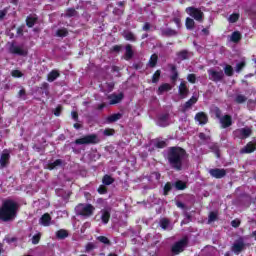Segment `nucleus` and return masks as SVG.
<instances>
[{"label": "nucleus", "mask_w": 256, "mask_h": 256, "mask_svg": "<svg viewBox=\"0 0 256 256\" xmlns=\"http://www.w3.org/2000/svg\"><path fill=\"white\" fill-rule=\"evenodd\" d=\"M187 157H189V154H187L185 148L172 146L168 148L166 159L171 169H174V171H183V164Z\"/></svg>", "instance_id": "f257e3e1"}, {"label": "nucleus", "mask_w": 256, "mask_h": 256, "mask_svg": "<svg viewBox=\"0 0 256 256\" xmlns=\"http://www.w3.org/2000/svg\"><path fill=\"white\" fill-rule=\"evenodd\" d=\"M17 211H19V204L11 199H7L2 203L0 207V221L9 223L17 217Z\"/></svg>", "instance_id": "f03ea898"}, {"label": "nucleus", "mask_w": 256, "mask_h": 256, "mask_svg": "<svg viewBox=\"0 0 256 256\" xmlns=\"http://www.w3.org/2000/svg\"><path fill=\"white\" fill-rule=\"evenodd\" d=\"M76 213L81 217H91L95 213V206L93 204L80 203L76 206Z\"/></svg>", "instance_id": "7ed1b4c3"}, {"label": "nucleus", "mask_w": 256, "mask_h": 256, "mask_svg": "<svg viewBox=\"0 0 256 256\" xmlns=\"http://www.w3.org/2000/svg\"><path fill=\"white\" fill-rule=\"evenodd\" d=\"M99 137L97 134H89L82 138H78L75 140V145H97L100 143Z\"/></svg>", "instance_id": "20e7f679"}, {"label": "nucleus", "mask_w": 256, "mask_h": 256, "mask_svg": "<svg viewBox=\"0 0 256 256\" xmlns=\"http://www.w3.org/2000/svg\"><path fill=\"white\" fill-rule=\"evenodd\" d=\"M187 245H189V238L185 236L181 240L174 243V245L171 247V252L173 255H179L185 251V247H187Z\"/></svg>", "instance_id": "39448f33"}, {"label": "nucleus", "mask_w": 256, "mask_h": 256, "mask_svg": "<svg viewBox=\"0 0 256 256\" xmlns=\"http://www.w3.org/2000/svg\"><path fill=\"white\" fill-rule=\"evenodd\" d=\"M185 11L187 15L192 17V19H195V21H198L199 23L203 21V17L205 14L203 13V11H201V9L195 8L194 6H190L187 7Z\"/></svg>", "instance_id": "423d86ee"}, {"label": "nucleus", "mask_w": 256, "mask_h": 256, "mask_svg": "<svg viewBox=\"0 0 256 256\" xmlns=\"http://www.w3.org/2000/svg\"><path fill=\"white\" fill-rule=\"evenodd\" d=\"M208 77L210 81H213L214 83H221L223 79H225V74L222 70L217 71L215 69H208L207 71Z\"/></svg>", "instance_id": "0eeeda50"}, {"label": "nucleus", "mask_w": 256, "mask_h": 256, "mask_svg": "<svg viewBox=\"0 0 256 256\" xmlns=\"http://www.w3.org/2000/svg\"><path fill=\"white\" fill-rule=\"evenodd\" d=\"M251 133H253V131L249 127L238 128L233 131V136L234 139H247L248 137H251Z\"/></svg>", "instance_id": "6e6552de"}, {"label": "nucleus", "mask_w": 256, "mask_h": 256, "mask_svg": "<svg viewBox=\"0 0 256 256\" xmlns=\"http://www.w3.org/2000/svg\"><path fill=\"white\" fill-rule=\"evenodd\" d=\"M9 53L12 55H19L20 57H27L29 52L21 48V46H17L15 43H12L9 47Z\"/></svg>", "instance_id": "1a4fd4ad"}, {"label": "nucleus", "mask_w": 256, "mask_h": 256, "mask_svg": "<svg viewBox=\"0 0 256 256\" xmlns=\"http://www.w3.org/2000/svg\"><path fill=\"white\" fill-rule=\"evenodd\" d=\"M211 177L214 179H223L227 175V170L223 168H213L209 170Z\"/></svg>", "instance_id": "9d476101"}, {"label": "nucleus", "mask_w": 256, "mask_h": 256, "mask_svg": "<svg viewBox=\"0 0 256 256\" xmlns=\"http://www.w3.org/2000/svg\"><path fill=\"white\" fill-rule=\"evenodd\" d=\"M231 249L233 253H235L236 255H239V253H241V251L245 249V241H243V238L236 240L232 245Z\"/></svg>", "instance_id": "9b49d317"}, {"label": "nucleus", "mask_w": 256, "mask_h": 256, "mask_svg": "<svg viewBox=\"0 0 256 256\" xmlns=\"http://www.w3.org/2000/svg\"><path fill=\"white\" fill-rule=\"evenodd\" d=\"M220 124L222 129H227L233 125V117L229 114H225L220 118Z\"/></svg>", "instance_id": "f8f14e48"}, {"label": "nucleus", "mask_w": 256, "mask_h": 256, "mask_svg": "<svg viewBox=\"0 0 256 256\" xmlns=\"http://www.w3.org/2000/svg\"><path fill=\"white\" fill-rule=\"evenodd\" d=\"M125 98V94L123 92H120L119 94H111L108 96V99L110 100V105H117L118 103H121L123 99Z\"/></svg>", "instance_id": "ddd939ff"}, {"label": "nucleus", "mask_w": 256, "mask_h": 256, "mask_svg": "<svg viewBox=\"0 0 256 256\" xmlns=\"http://www.w3.org/2000/svg\"><path fill=\"white\" fill-rule=\"evenodd\" d=\"M178 94L181 99L187 98L189 95V87H187V82H181L178 87Z\"/></svg>", "instance_id": "4468645a"}, {"label": "nucleus", "mask_w": 256, "mask_h": 256, "mask_svg": "<svg viewBox=\"0 0 256 256\" xmlns=\"http://www.w3.org/2000/svg\"><path fill=\"white\" fill-rule=\"evenodd\" d=\"M195 121H198L199 125H207L209 123V116L205 112H198L195 115Z\"/></svg>", "instance_id": "2eb2a0df"}, {"label": "nucleus", "mask_w": 256, "mask_h": 256, "mask_svg": "<svg viewBox=\"0 0 256 256\" xmlns=\"http://www.w3.org/2000/svg\"><path fill=\"white\" fill-rule=\"evenodd\" d=\"M169 113L160 114L158 116V125L159 127H167L169 125Z\"/></svg>", "instance_id": "dca6fc26"}, {"label": "nucleus", "mask_w": 256, "mask_h": 256, "mask_svg": "<svg viewBox=\"0 0 256 256\" xmlns=\"http://www.w3.org/2000/svg\"><path fill=\"white\" fill-rule=\"evenodd\" d=\"M111 219V209L101 210V221L104 225H107Z\"/></svg>", "instance_id": "f3484780"}, {"label": "nucleus", "mask_w": 256, "mask_h": 256, "mask_svg": "<svg viewBox=\"0 0 256 256\" xmlns=\"http://www.w3.org/2000/svg\"><path fill=\"white\" fill-rule=\"evenodd\" d=\"M134 55H135V52L133 51V45L127 44L125 46V53H124L125 60L130 61V59H133Z\"/></svg>", "instance_id": "a211bd4d"}, {"label": "nucleus", "mask_w": 256, "mask_h": 256, "mask_svg": "<svg viewBox=\"0 0 256 256\" xmlns=\"http://www.w3.org/2000/svg\"><path fill=\"white\" fill-rule=\"evenodd\" d=\"M198 98L195 96H192L188 101H186L184 103V105L182 106V112L185 113V111H187L188 109H191V107H193V105H195V103H197Z\"/></svg>", "instance_id": "6ab92c4d"}, {"label": "nucleus", "mask_w": 256, "mask_h": 256, "mask_svg": "<svg viewBox=\"0 0 256 256\" xmlns=\"http://www.w3.org/2000/svg\"><path fill=\"white\" fill-rule=\"evenodd\" d=\"M256 150V143L255 142H248L245 146V148H242L240 150V153H254V151Z\"/></svg>", "instance_id": "aec40b11"}, {"label": "nucleus", "mask_w": 256, "mask_h": 256, "mask_svg": "<svg viewBox=\"0 0 256 256\" xmlns=\"http://www.w3.org/2000/svg\"><path fill=\"white\" fill-rule=\"evenodd\" d=\"M40 225H43V227H49L51 225V215L49 213H45L41 216L39 220Z\"/></svg>", "instance_id": "412c9836"}, {"label": "nucleus", "mask_w": 256, "mask_h": 256, "mask_svg": "<svg viewBox=\"0 0 256 256\" xmlns=\"http://www.w3.org/2000/svg\"><path fill=\"white\" fill-rule=\"evenodd\" d=\"M122 36L126 41H131L132 43L137 41V36H135V34L129 30H124Z\"/></svg>", "instance_id": "4be33fe9"}, {"label": "nucleus", "mask_w": 256, "mask_h": 256, "mask_svg": "<svg viewBox=\"0 0 256 256\" xmlns=\"http://www.w3.org/2000/svg\"><path fill=\"white\" fill-rule=\"evenodd\" d=\"M176 57H178V59H181V61H185L189 59V57H191V53L189 52V50H180L176 52Z\"/></svg>", "instance_id": "5701e85b"}, {"label": "nucleus", "mask_w": 256, "mask_h": 256, "mask_svg": "<svg viewBox=\"0 0 256 256\" xmlns=\"http://www.w3.org/2000/svg\"><path fill=\"white\" fill-rule=\"evenodd\" d=\"M171 89H173V86H171V84L163 83L162 85H160L158 87L157 93H158V95H163V93H165L167 91H171Z\"/></svg>", "instance_id": "b1692460"}, {"label": "nucleus", "mask_w": 256, "mask_h": 256, "mask_svg": "<svg viewBox=\"0 0 256 256\" xmlns=\"http://www.w3.org/2000/svg\"><path fill=\"white\" fill-rule=\"evenodd\" d=\"M9 159H11V155H9V153H2L0 157L1 167H7V165H9Z\"/></svg>", "instance_id": "393cba45"}, {"label": "nucleus", "mask_w": 256, "mask_h": 256, "mask_svg": "<svg viewBox=\"0 0 256 256\" xmlns=\"http://www.w3.org/2000/svg\"><path fill=\"white\" fill-rule=\"evenodd\" d=\"M63 165V160L56 159L54 162H49L47 165V169L49 171H53V169H57V167H61Z\"/></svg>", "instance_id": "a878e982"}, {"label": "nucleus", "mask_w": 256, "mask_h": 256, "mask_svg": "<svg viewBox=\"0 0 256 256\" xmlns=\"http://www.w3.org/2000/svg\"><path fill=\"white\" fill-rule=\"evenodd\" d=\"M37 21H39V18L37 16H27L26 25L31 29L35 27Z\"/></svg>", "instance_id": "bb28decb"}, {"label": "nucleus", "mask_w": 256, "mask_h": 256, "mask_svg": "<svg viewBox=\"0 0 256 256\" xmlns=\"http://www.w3.org/2000/svg\"><path fill=\"white\" fill-rule=\"evenodd\" d=\"M60 76L61 74L59 73V71L52 70L47 76V81H49V83H53V81L57 80Z\"/></svg>", "instance_id": "cd10ccee"}, {"label": "nucleus", "mask_w": 256, "mask_h": 256, "mask_svg": "<svg viewBox=\"0 0 256 256\" xmlns=\"http://www.w3.org/2000/svg\"><path fill=\"white\" fill-rule=\"evenodd\" d=\"M121 117H123V114L121 113L112 114L106 118V121L107 123H115L116 121H119Z\"/></svg>", "instance_id": "c85d7f7f"}, {"label": "nucleus", "mask_w": 256, "mask_h": 256, "mask_svg": "<svg viewBox=\"0 0 256 256\" xmlns=\"http://www.w3.org/2000/svg\"><path fill=\"white\" fill-rule=\"evenodd\" d=\"M102 183L107 186L113 185V183H115V178L111 177L109 174H105L102 178Z\"/></svg>", "instance_id": "c756f323"}, {"label": "nucleus", "mask_w": 256, "mask_h": 256, "mask_svg": "<svg viewBox=\"0 0 256 256\" xmlns=\"http://www.w3.org/2000/svg\"><path fill=\"white\" fill-rule=\"evenodd\" d=\"M172 75L170 76V79L172 83H176L177 79H179V72H177V66L172 65L171 66Z\"/></svg>", "instance_id": "7c9ffc66"}, {"label": "nucleus", "mask_w": 256, "mask_h": 256, "mask_svg": "<svg viewBox=\"0 0 256 256\" xmlns=\"http://www.w3.org/2000/svg\"><path fill=\"white\" fill-rule=\"evenodd\" d=\"M174 187L175 189H177V191H185V188L187 187V183H185L183 180H177L174 183Z\"/></svg>", "instance_id": "2f4dec72"}, {"label": "nucleus", "mask_w": 256, "mask_h": 256, "mask_svg": "<svg viewBox=\"0 0 256 256\" xmlns=\"http://www.w3.org/2000/svg\"><path fill=\"white\" fill-rule=\"evenodd\" d=\"M157 61H159V56L157 54H152L148 62L149 67H157Z\"/></svg>", "instance_id": "473e14b6"}, {"label": "nucleus", "mask_w": 256, "mask_h": 256, "mask_svg": "<svg viewBox=\"0 0 256 256\" xmlns=\"http://www.w3.org/2000/svg\"><path fill=\"white\" fill-rule=\"evenodd\" d=\"M185 26H186V29H188L189 31H193V29H195V20H193L190 17H187Z\"/></svg>", "instance_id": "72a5a7b5"}, {"label": "nucleus", "mask_w": 256, "mask_h": 256, "mask_svg": "<svg viewBox=\"0 0 256 256\" xmlns=\"http://www.w3.org/2000/svg\"><path fill=\"white\" fill-rule=\"evenodd\" d=\"M162 35L164 37H175V35H177V32H176V30L167 28V29L162 30Z\"/></svg>", "instance_id": "f704fd0d"}, {"label": "nucleus", "mask_w": 256, "mask_h": 256, "mask_svg": "<svg viewBox=\"0 0 256 256\" xmlns=\"http://www.w3.org/2000/svg\"><path fill=\"white\" fill-rule=\"evenodd\" d=\"M57 239H67L69 237V232L65 229H60L56 232Z\"/></svg>", "instance_id": "c9c22d12"}, {"label": "nucleus", "mask_w": 256, "mask_h": 256, "mask_svg": "<svg viewBox=\"0 0 256 256\" xmlns=\"http://www.w3.org/2000/svg\"><path fill=\"white\" fill-rule=\"evenodd\" d=\"M234 101L238 104V105H243V103H246L247 101V96L243 95V94H237Z\"/></svg>", "instance_id": "e433bc0d"}, {"label": "nucleus", "mask_w": 256, "mask_h": 256, "mask_svg": "<svg viewBox=\"0 0 256 256\" xmlns=\"http://www.w3.org/2000/svg\"><path fill=\"white\" fill-rule=\"evenodd\" d=\"M224 73L226 77H233L234 75L233 66L226 64L224 67Z\"/></svg>", "instance_id": "4c0bfd02"}, {"label": "nucleus", "mask_w": 256, "mask_h": 256, "mask_svg": "<svg viewBox=\"0 0 256 256\" xmlns=\"http://www.w3.org/2000/svg\"><path fill=\"white\" fill-rule=\"evenodd\" d=\"M232 43H239L241 41V32L234 31L231 35Z\"/></svg>", "instance_id": "58836bf2"}, {"label": "nucleus", "mask_w": 256, "mask_h": 256, "mask_svg": "<svg viewBox=\"0 0 256 256\" xmlns=\"http://www.w3.org/2000/svg\"><path fill=\"white\" fill-rule=\"evenodd\" d=\"M67 35H69L67 28L58 29L56 31V37H67Z\"/></svg>", "instance_id": "ea45409f"}, {"label": "nucleus", "mask_w": 256, "mask_h": 256, "mask_svg": "<svg viewBox=\"0 0 256 256\" xmlns=\"http://www.w3.org/2000/svg\"><path fill=\"white\" fill-rule=\"evenodd\" d=\"M171 189H173V184L171 182H167L163 188V195L165 196L169 195V192L171 191Z\"/></svg>", "instance_id": "a19ab883"}, {"label": "nucleus", "mask_w": 256, "mask_h": 256, "mask_svg": "<svg viewBox=\"0 0 256 256\" xmlns=\"http://www.w3.org/2000/svg\"><path fill=\"white\" fill-rule=\"evenodd\" d=\"M154 147H156V149H165V147H167V142L164 140H156Z\"/></svg>", "instance_id": "79ce46f5"}, {"label": "nucleus", "mask_w": 256, "mask_h": 256, "mask_svg": "<svg viewBox=\"0 0 256 256\" xmlns=\"http://www.w3.org/2000/svg\"><path fill=\"white\" fill-rule=\"evenodd\" d=\"M170 221H169V219H167V218H162L161 220H160V227L162 228V229H164V231H166V229L169 227V225H170Z\"/></svg>", "instance_id": "37998d69"}, {"label": "nucleus", "mask_w": 256, "mask_h": 256, "mask_svg": "<svg viewBox=\"0 0 256 256\" xmlns=\"http://www.w3.org/2000/svg\"><path fill=\"white\" fill-rule=\"evenodd\" d=\"M40 89L44 92H42V95L43 93H45L46 97H49V83L47 82H43L40 86Z\"/></svg>", "instance_id": "c03bdc74"}, {"label": "nucleus", "mask_w": 256, "mask_h": 256, "mask_svg": "<svg viewBox=\"0 0 256 256\" xmlns=\"http://www.w3.org/2000/svg\"><path fill=\"white\" fill-rule=\"evenodd\" d=\"M245 67H247V63H245V61L237 63L235 67L236 73H241L242 69H245Z\"/></svg>", "instance_id": "a18cd8bd"}, {"label": "nucleus", "mask_w": 256, "mask_h": 256, "mask_svg": "<svg viewBox=\"0 0 256 256\" xmlns=\"http://www.w3.org/2000/svg\"><path fill=\"white\" fill-rule=\"evenodd\" d=\"M97 249V245L93 242H88L85 246L86 253H91V251Z\"/></svg>", "instance_id": "49530a36"}, {"label": "nucleus", "mask_w": 256, "mask_h": 256, "mask_svg": "<svg viewBox=\"0 0 256 256\" xmlns=\"http://www.w3.org/2000/svg\"><path fill=\"white\" fill-rule=\"evenodd\" d=\"M159 79H161V70H156L152 76V83H159Z\"/></svg>", "instance_id": "de8ad7c7"}, {"label": "nucleus", "mask_w": 256, "mask_h": 256, "mask_svg": "<svg viewBox=\"0 0 256 256\" xmlns=\"http://www.w3.org/2000/svg\"><path fill=\"white\" fill-rule=\"evenodd\" d=\"M97 241L103 243V245H111V240H109V238H107L106 236H98Z\"/></svg>", "instance_id": "09e8293b"}, {"label": "nucleus", "mask_w": 256, "mask_h": 256, "mask_svg": "<svg viewBox=\"0 0 256 256\" xmlns=\"http://www.w3.org/2000/svg\"><path fill=\"white\" fill-rule=\"evenodd\" d=\"M229 23H237L239 21V14L238 13H233L229 16L228 19Z\"/></svg>", "instance_id": "8fccbe9b"}, {"label": "nucleus", "mask_w": 256, "mask_h": 256, "mask_svg": "<svg viewBox=\"0 0 256 256\" xmlns=\"http://www.w3.org/2000/svg\"><path fill=\"white\" fill-rule=\"evenodd\" d=\"M97 191L99 195H107L108 189H107V186H105V184H102L98 187Z\"/></svg>", "instance_id": "3c124183"}, {"label": "nucleus", "mask_w": 256, "mask_h": 256, "mask_svg": "<svg viewBox=\"0 0 256 256\" xmlns=\"http://www.w3.org/2000/svg\"><path fill=\"white\" fill-rule=\"evenodd\" d=\"M77 15V10L75 8H68L66 10V17H75Z\"/></svg>", "instance_id": "603ef678"}, {"label": "nucleus", "mask_w": 256, "mask_h": 256, "mask_svg": "<svg viewBox=\"0 0 256 256\" xmlns=\"http://www.w3.org/2000/svg\"><path fill=\"white\" fill-rule=\"evenodd\" d=\"M39 241H41V233H37L32 237V244L39 245Z\"/></svg>", "instance_id": "864d4df0"}, {"label": "nucleus", "mask_w": 256, "mask_h": 256, "mask_svg": "<svg viewBox=\"0 0 256 256\" xmlns=\"http://www.w3.org/2000/svg\"><path fill=\"white\" fill-rule=\"evenodd\" d=\"M187 81H189V83L195 84L197 83V76L195 74H188Z\"/></svg>", "instance_id": "5fc2aeb1"}, {"label": "nucleus", "mask_w": 256, "mask_h": 256, "mask_svg": "<svg viewBox=\"0 0 256 256\" xmlns=\"http://www.w3.org/2000/svg\"><path fill=\"white\" fill-rule=\"evenodd\" d=\"M113 15H123L125 13V8L121 9V8H117L115 7L112 11Z\"/></svg>", "instance_id": "6e6d98bb"}, {"label": "nucleus", "mask_w": 256, "mask_h": 256, "mask_svg": "<svg viewBox=\"0 0 256 256\" xmlns=\"http://www.w3.org/2000/svg\"><path fill=\"white\" fill-rule=\"evenodd\" d=\"M11 75L17 79H21V77H23V73L20 70H13Z\"/></svg>", "instance_id": "4d7b16f0"}, {"label": "nucleus", "mask_w": 256, "mask_h": 256, "mask_svg": "<svg viewBox=\"0 0 256 256\" xmlns=\"http://www.w3.org/2000/svg\"><path fill=\"white\" fill-rule=\"evenodd\" d=\"M214 115H215L216 119H219V121L223 118V116H221L222 112H221V109L219 107H216L214 109Z\"/></svg>", "instance_id": "13d9d810"}, {"label": "nucleus", "mask_w": 256, "mask_h": 256, "mask_svg": "<svg viewBox=\"0 0 256 256\" xmlns=\"http://www.w3.org/2000/svg\"><path fill=\"white\" fill-rule=\"evenodd\" d=\"M104 135H105L106 137H111V136L115 135V130H114V129H111V128H106V129L104 130Z\"/></svg>", "instance_id": "bf43d9fd"}, {"label": "nucleus", "mask_w": 256, "mask_h": 256, "mask_svg": "<svg viewBox=\"0 0 256 256\" xmlns=\"http://www.w3.org/2000/svg\"><path fill=\"white\" fill-rule=\"evenodd\" d=\"M208 221H209V223H213V221H217V213L210 212V214L208 216Z\"/></svg>", "instance_id": "052dcab7"}, {"label": "nucleus", "mask_w": 256, "mask_h": 256, "mask_svg": "<svg viewBox=\"0 0 256 256\" xmlns=\"http://www.w3.org/2000/svg\"><path fill=\"white\" fill-rule=\"evenodd\" d=\"M231 225H232V227H234V229H237L241 225V220L234 219V220L231 221Z\"/></svg>", "instance_id": "680f3d73"}, {"label": "nucleus", "mask_w": 256, "mask_h": 256, "mask_svg": "<svg viewBox=\"0 0 256 256\" xmlns=\"http://www.w3.org/2000/svg\"><path fill=\"white\" fill-rule=\"evenodd\" d=\"M122 49V46L121 45H114L112 48H111V51L112 53H119Z\"/></svg>", "instance_id": "e2e57ef3"}, {"label": "nucleus", "mask_w": 256, "mask_h": 256, "mask_svg": "<svg viewBox=\"0 0 256 256\" xmlns=\"http://www.w3.org/2000/svg\"><path fill=\"white\" fill-rule=\"evenodd\" d=\"M7 16V9L0 10V21H3Z\"/></svg>", "instance_id": "0e129e2a"}, {"label": "nucleus", "mask_w": 256, "mask_h": 256, "mask_svg": "<svg viewBox=\"0 0 256 256\" xmlns=\"http://www.w3.org/2000/svg\"><path fill=\"white\" fill-rule=\"evenodd\" d=\"M71 115H72V119L74 121H76V122L79 121V113L77 111H72Z\"/></svg>", "instance_id": "69168bd1"}, {"label": "nucleus", "mask_w": 256, "mask_h": 256, "mask_svg": "<svg viewBox=\"0 0 256 256\" xmlns=\"http://www.w3.org/2000/svg\"><path fill=\"white\" fill-rule=\"evenodd\" d=\"M151 29V24L149 22H145L142 31H149Z\"/></svg>", "instance_id": "338daca9"}, {"label": "nucleus", "mask_w": 256, "mask_h": 256, "mask_svg": "<svg viewBox=\"0 0 256 256\" xmlns=\"http://www.w3.org/2000/svg\"><path fill=\"white\" fill-rule=\"evenodd\" d=\"M176 207L179 209H185V204L181 201L176 202Z\"/></svg>", "instance_id": "774afa93"}]
</instances>
